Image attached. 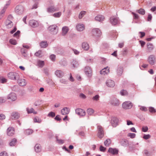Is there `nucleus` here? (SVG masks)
Returning a JSON list of instances; mask_svg holds the SVG:
<instances>
[{
	"label": "nucleus",
	"instance_id": "4468645a",
	"mask_svg": "<svg viewBox=\"0 0 156 156\" xmlns=\"http://www.w3.org/2000/svg\"><path fill=\"white\" fill-rule=\"evenodd\" d=\"M76 112L77 114L80 116H84L86 114V112L85 111L81 109H77L76 110Z\"/></svg>",
	"mask_w": 156,
	"mask_h": 156
},
{
	"label": "nucleus",
	"instance_id": "5fc2aeb1",
	"mask_svg": "<svg viewBox=\"0 0 156 156\" xmlns=\"http://www.w3.org/2000/svg\"><path fill=\"white\" fill-rule=\"evenodd\" d=\"M149 110V112L152 113H154L156 112V110L154 108L152 107H150Z\"/></svg>",
	"mask_w": 156,
	"mask_h": 156
},
{
	"label": "nucleus",
	"instance_id": "4c0bfd02",
	"mask_svg": "<svg viewBox=\"0 0 156 156\" xmlns=\"http://www.w3.org/2000/svg\"><path fill=\"white\" fill-rule=\"evenodd\" d=\"M111 140L109 139H108L105 141L104 144L105 146H108L111 144Z\"/></svg>",
	"mask_w": 156,
	"mask_h": 156
},
{
	"label": "nucleus",
	"instance_id": "f03ea898",
	"mask_svg": "<svg viewBox=\"0 0 156 156\" xmlns=\"http://www.w3.org/2000/svg\"><path fill=\"white\" fill-rule=\"evenodd\" d=\"M97 128L98 130V137L101 138L104 136L103 129L102 127L100 125H97Z\"/></svg>",
	"mask_w": 156,
	"mask_h": 156
},
{
	"label": "nucleus",
	"instance_id": "f3484780",
	"mask_svg": "<svg viewBox=\"0 0 156 156\" xmlns=\"http://www.w3.org/2000/svg\"><path fill=\"white\" fill-rule=\"evenodd\" d=\"M109 153L113 154L115 155L118 154V150L115 148H110L108 151Z\"/></svg>",
	"mask_w": 156,
	"mask_h": 156
},
{
	"label": "nucleus",
	"instance_id": "6e6d98bb",
	"mask_svg": "<svg viewBox=\"0 0 156 156\" xmlns=\"http://www.w3.org/2000/svg\"><path fill=\"white\" fill-rule=\"evenodd\" d=\"M99 96L98 95H96L93 98V99L94 101H98L99 100Z\"/></svg>",
	"mask_w": 156,
	"mask_h": 156
},
{
	"label": "nucleus",
	"instance_id": "49530a36",
	"mask_svg": "<svg viewBox=\"0 0 156 156\" xmlns=\"http://www.w3.org/2000/svg\"><path fill=\"white\" fill-rule=\"evenodd\" d=\"M9 42L11 44L13 45H16L17 44V42L16 40L13 39H11L10 40Z\"/></svg>",
	"mask_w": 156,
	"mask_h": 156
},
{
	"label": "nucleus",
	"instance_id": "c756f323",
	"mask_svg": "<svg viewBox=\"0 0 156 156\" xmlns=\"http://www.w3.org/2000/svg\"><path fill=\"white\" fill-rule=\"evenodd\" d=\"M35 150L37 152H38L41 151V146L39 144H36L35 147Z\"/></svg>",
	"mask_w": 156,
	"mask_h": 156
},
{
	"label": "nucleus",
	"instance_id": "a211bd4d",
	"mask_svg": "<svg viewBox=\"0 0 156 156\" xmlns=\"http://www.w3.org/2000/svg\"><path fill=\"white\" fill-rule=\"evenodd\" d=\"M69 111V109L68 108L65 107L61 110V113L62 115H66L68 114Z\"/></svg>",
	"mask_w": 156,
	"mask_h": 156
},
{
	"label": "nucleus",
	"instance_id": "dca6fc26",
	"mask_svg": "<svg viewBox=\"0 0 156 156\" xmlns=\"http://www.w3.org/2000/svg\"><path fill=\"white\" fill-rule=\"evenodd\" d=\"M106 84L108 87H113L115 86V83L113 80H108L106 82Z\"/></svg>",
	"mask_w": 156,
	"mask_h": 156
},
{
	"label": "nucleus",
	"instance_id": "9b49d317",
	"mask_svg": "<svg viewBox=\"0 0 156 156\" xmlns=\"http://www.w3.org/2000/svg\"><path fill=\"white\" fill-rule=\"evenodd\" d=\"M7 134L9 136H12L14 134L15 130L14 128L9 127L7 129Z\"/></svg>",
	"mask_w": 156,
	"mask_h": 156
},
{
	"label": "nucleus",
	"instance_id": "cd10ccee",
	"mask_svg": "<svg viewBox=\"0 0 156 156\" xmlns=\"http://www.w3.org/2000/svg\"><path fill=\"white\" fill-rule=\"evenodd\" d=\"M55 75L58 77H62L63 75V72L60 70H57L55 72Z\"/></svg>",
	"mask_w": 156,
	"mask_h": 156
},
{
	"label": "nucleus",
	"instance_id": "a18cd8bd",
	"mask_svg": "<svg viewBox=\"0 0 156 156\" xmlns=\"http://www.w3.org/2000/svg\"><path fill=\"white\" fill-rule=\"evenodd\" d=\"M56 138L57 143L59 144H62L64 143V140L61 139H58L57 136H56Z\"/></svg>",
	"mask_w": 156,
	"mask_h": 156
},
{
	"label": "nucleus",
	"instance_id": "393cba45",
	"mask_svg": "<svg viewBox=\"0 0 156 156\" xmlns=\"http://www.w3.org/2000/svg\"><path fill=\"white\" fill-rule=\"evenodd\" d=\"M104 18L103 16L101 15H98L95 18V20L99 21H102L103 20Z\"/></svg>",
	"mask_w": 156,
	"mask_h": 156
},
{
	"label": "nucleus",
	"instance_id": "a19ab883",
	"mask_svg": "<svg viewBox=\"0 0 156 156\" xmlns=\"http://www.w3.org/2000/svg\"><path fill=\"white\" fill-rule=\"evenodd\" d=\"M20 31L19 30H18L13 34V36L16 37L17 38H19L20 36Z\"/></svg>",
	"mask_w": 156,
	"mask_h": 156
},
{
	"label": "nucleus",
	"instance_id": "39448f33",
	"mask_svg": "<svg viewBox=\"0 0 156 156\" xmlns=\"http://www.w3.org/2000/svg\"><path fill=\"white\" fill-rule=\"evenodd\" d=\"M122 106L124 109H128L131 108L132 107L133 105L129 101H126L123 103Z\"/></svg>",
	"mask_w": 156,
	"mask_h": 156
},
{
	"label": "nucleus",
	"instance_id": "69168bd1",
	"mask_svg": "<svg viewBox=\"0 0 156 156\" xmlns=\"http://www.w3.org/2000/svg\"><path fill=\"white\" fill-rule=\"evenodd\" d=\"M132 14L134 18L135 19H138L139 18V16L138 15L134 12H132Z\"/></svg>",
	"mask_w": 156,
	"mask_h": 156
},
{
	"label": "nucleus",
	"instance_id": "ddd939ff",
	"mask_svg": "<svg viewBox=\"0 0 156 156\" xmlns=\"http://www.w3.org/2000/svg\"><path fill=\"white\" fill-rule=\"evenodd\" d=\"M29 24L31 27H37L39 25L38 22L35 20H31L30 21Z\"/></svg>",
	"mask_w": 156,
	"mask_h": 156
},
{
	"label": "nucleus",
	"instance_id": "6e6552de",
	"mask_svg": "<svg viewBox=\"0 0 156 156\" xmlns=\"http://www.w3.org/2000/svg\"><path fill=\"white\" fill-rule=\"evenodd\" d=\"M7 99H10L12 101H14L17 99L16 95L14 93H11L8 96Z\"/></svg>",
	"mask_w": 156,
	"mask_h": 156
},
{
	"label": "nucleus",
	"instance_id": "412c9836",
	"mask_svg": "<svg viewBox=\"0 0 156 156\" xmlns=\"http://www.w3.org/2000/svg\"><path fill=\"white\" fill-rule=\"evenodd\" d=\"M76 28L78 31H81L85 29V27L83 24H79L77 25Z\"/></svg>",
	"mask_w": 156,
	"mask_h": 156
},
{
	"label": "nucleus",
	"instance_id": "ea45409f",
	"mask_svg": "<svg viewBox=\"0 0 156 156\" xmlns=\"http://www.w3.org/2000/svg\"><path fill=\"white\" fill-rule=\"evenodd\" d=\"M72 67L73 68L77 67L78 65L77 62L76 60H73L72 62Z\"/></svg>",
	"mask_w": 156,
	"mask_h": 156
},
{
	"label": "nucleus",
	"instance_id": "5701e85b",
	"mask_svg": "<svg viewBox=\"0 0 156 156\" xmlns=\"http://www.w3.org/2000/svg\"><path fill=\"white\" fill-rule=\"evenodd\" d=\"M69 31V28L67 27H64L62 28V34L63 35H66Z\"/></svg>",
	"mask_w": 156,
	"mask_h": 156
},
{
	"label": "nucleus",
	"instance_id": "0e129e2a",
	"mask_svg": "<svg viewBox=\"0 0 156 156\" xmlns=\"http://www.w3.org/2000/svg\"><path fill=\"white\" fill-rule=\"evenodd\" d=\"M79 135L81 137H84L85 136V134L84 132H81L79 133Z\"/></svg>",
	"mask_w": 156,
	"mask_h": 156
},
{
	"label": "nucleus",
	"instance_id": "2eb2a0df",
	"mask_svg": "<svg viewBox=\"0 0 156 156\" xmlns=\"http://www.w3.org/2000/svg\"><path fill=\"white\" fill-rule=\"evenodd\" d=\"M85 73L88 76H91L92 75V70L89 67H87L85 68Z\"/></svg>",
	"mask_w": 156,
	"mask_h": 156
},
{
	"label": "nucleus",
	"instance_id": "13d9d810",
	"mask_svg": "<svg viewBox=\"0 0 156 156\" xmlns=\"http://www.w3.org/2000/svg\"><path fill=\"white\" fill-rule=\"evenodd\" d=\"M50 59L53 61H55V56L54 55H51L50 56Z\"/></svg>",
	"mask_w": 156,
	"mask_h": 156
},
{
	"label": "nucleus",
	"instance_id": "7c9ffc66",
	"mask_svg": "<svg viewBox=\"0 0 156 156\" xmlns=\"http://www.w3.org/2000/svg\"><path fill=\"white\" fill-rule=\"evenodd\" d=\"M10 1H8L7 3L5 5V6L4 8L2 10L1 12L2 14H3V13H4L6 9L7 8V7L10 5Z\"/></svg>",
	"mask_w": 156,
	"mask_h": 156
},
{
	"label": "nucleus",
	"instance_id": "338daca9",
	"mask_svg": "<svg viewBox=\"0 0 156 156\" xmlns=\"http://www.w3.org/2000/svg\"><path fill=\"white\" fill-rule=\"evenodd\" d=\"M139 33L140 34V38H142L145 35V33L144 32H140Z\"/></svg>",
	"mask_w": 156,
	"mask_h": 156
},
{
	"label": "nucleus",
	"instance_id": "680f3d73",
	"mask_svg": "<svg viewBox=\"0 0 156 156\" xmlns=\"http://www.w3.org/2000/svg\"><path fill=\"white\" fill-rule=\"evenodd\" d=\"M106 150V148L103 147L102 146H100V150L102 152H105V151Z\"/></svg>",
	"mask_w": 156,
	"mask_h": 156
},
{
	"label": "nucleus",
	"instance_id": "bb28decb",
	"mask_svg": "<svg viewBox=\"0 0 156 156\" xmlns=\"http://www.w3.org/2000/svg\"><path fill=\"white\" fill-rule=\"evenodd\" d=\"M111 103L112 105L114 106H117L119 104V101L116 98L114 99L112 101Z\"/></svg>",
	"mask_w": 156,
	"mask_h": 156
},
{
	"label": "nucleus",
	"instance_id": "864d4df0",
	"mask_svg": "<svg viewBox=\"0 0 156 156\" xmlns=\"http://www.w3.org/2000/svg\"><path fill=\"white\" fill-rule=\"evenodd\" d=\"M120 94L122 95H127L128 94V93L126 90H122L121 91Z\"/></svg>",
	"mask_w": 156,
	"mask_h": 156
},
{
	"label": "nucleus",
	"instance_id": "7ed1b4c3",
	"mask_svg": "<svg viewBox=\"0 0 156 156\" xmlns=\"http://www.w3.org/2000/svg\"><path fill=\"white\" fill-rule=\"evenodd\" d=\"M110 20L112 24L114 25H115L119 23L118 18L116 16L111 17Z\"/></svg>",
	"mask_w": 156,
	"mask_h": 156
},
{
	"label": "nucleus",
	"instance_id": "e2e57ef3",
	"mask_svg": "<svg viewBox=\"0 0 156 156\" xmlns=\"http://www.w3.org/2000/svg\"><path fill=\"white\" fill-rule=\"evenodd\" d=\"M48 115L49 116H51L52 117H53L55 116V114L54 112H51L49 113V114H48Z\"/></svg>",
	"mask_w": 156,
	"mask_h": 156
},
{
	"label": "nucleus",
	"instance_id": "1a4fd4ad",
	"mask_svg": "<svg viewBox=\"0 0 156 156\" xmlns=\"http://www.w3.org/2000/svg\"><path fill=\"white\" fill-rule=\"evenodd\" d=\"M18 84L21 86H25L27 84L26 80L24 79H19L17 81Z\"/></svg>",
	"mask_w": 156,
	"mask_h": 156
},
{
	"label": "nucleus",
	"instance_id": "0eeeda50",
	"mask_svg": "<svg viewBox=\"0 0 156 156\" xmlns=\"http://www.w3.org/2000/svg\"><path fill=\"white\" fill-rule=\"evenodd\" d=\"M57 26L55 25L50 26L48 28V30L53 34H56L58 31V29H56Z\"/></svg>",
	"mask_w": 156,
	"mask_h": 156
},
{
	"label": "nucleus",
	"instance_id": "4be33fe9",
	"mask_svg": "<svg viewBox=\"0 0 156 156\" xmlns=\"http://www.w3.org/2000/svg\"><path fill=\"white\" fill-rule=\"evenodd\" d=\"M82 48L85 50L87 51L89 48V46L88 43L86 42H83L82 43Z\"/></svg>",
	"mask_w": 156,
	"mask_h": 156
},
{
	"label": "nucleus",
	"instance_id": "c03bdc74",
	"mask_svg": "<svg viewBox=\"0 0 156 156\" xmlns=\"http://www.w3.org/2000/svg\"><path fill=\"white\" fill-rule=\"evenodd\" d=\"M61 12H59L54 14L53 16L55 17H59L61 16Z\"/></svg>",
	"mask_w": 156,
	"mask_h": 156
},
{
	"label": "nucleus",
	"instance_id": "de8ad7c7",
	"mask_svg": "<svg viewBox=\"0 0 156 156\" xmlns=\"http://www.w3.org/2000/svg\"><path fill=\"white\" fill-rule=\"evenodd\" d=\"M41 51H38L36 53H35V55L36 56L38 57H41Z\"/></svg>",
	"mask_w": 156,
	"mask_h": 156
},
{
	"label": "nucleus",
	"instance_id": "774afa93",
	"mask_svg": "<svg viewBox=\"0 0 156 156\" xmlns=\"http://www.w3.org/2000/svg\"><path fill=\"white\" fill-rule=\"evenodd\" d=\"M5 118V116L3 114H0V119L3 120Z\"/></svg>",
	"mask_w": 156,
	"mask_h": 156
},
{
	"label": "nucleus",
	"instance_id": "603ef678",
	"mask_svg": "<svg viewBox=\"0 0 156 156\" xmlns=\"http://www.w3.org/2000/svg\"><path fill=\"white\" fill-rule=\"evenodd\" d=\"M151 137V136L149 134H144L143 138L145 140H147Z\"/></svg>",
	"mask_w": 156,
	"mask_h": 156
},
{
	"label": "nucleus",
	"instance_id": "e433bc0d",
	"mask_svg": "<svg viewBox=\"0 0 156 156\" xmlns=\"http://www.w3.org/2000/svg\"><path fill=\"white\" fill-rule=\"evenodd\" d=\"M37 64L39 67H42L44 65V61L38 60L37 61Z\"/></svg>",
	"mask_w": 156,
	"mask_h": 156
},
{
	"label": "nucleus",
	"instance_id": "b1692460",
	"mask_svg": "<svg viewBox=\"0 0 156 156\" xmlns=\"http://www.w3.org/2000/svg\"><path fill=\"white\" fill-rule=\"evenodd\" d=\"M17 140L14 138L9 143V145L11 146H14L16 144Z\"/></svg>",
	"mask_w": 156,
	"mask_h": 156
},
{
	"label": "nucleus",
	"instance_id": "a878e982",
	"mask_svg": "<svg viewBox=\"0 0 156 156\" xmlns=\"http://www.w3.org/2000/svg\"><path fill=\"white\" fill-rule=\"evenodd\" d=\"M6 24L7 27L9 28H11L13 26V23L12 22L9 20L7 21Z\"/></svg>",
	"mask_w": 156,
	"mask_h": 156
},
{
	"label": "nucleus",
	"instance_id": "f257e3e1",
	"mask_svg": "<svg viewBox=\"0 0 156 156\" xmlns=\"http://www.w3.org/2000/svg\"><path fill=\"white\" fill-rule=\"evenodd\" d=\"M8 77L10 79L12 80H16L19 77V74L16 73L10 72L8 73Z\"/></svg>",
	"mask_w": 156,
	"mask_h": 156
},
{
	"label": "nucleus",
	"instance_id": "052dcab7",
	"mask_svg": "<svg viewBox=\"0 0 156 156\" xmlns=\"http://www.w3.org/2000/svg\"><path fill=\"white\" fill-rule=\"evenodd\" d=\"M0 156H8L6 152L5 151L2 152L0 154Z\"/></svg>",
	"mask_w": 156,
	"mask_h": 156
},
{
	"label": "nucleus",
	"instance_id": "58836bf2",
	"mask_svg": "<svg viewBox=\"0 0 156 156\" xmlns=\"http://www.w3.org/2000/svg\"><path fill=\"white\" fill-rule=\"evenodd\" d=\"M123 72V69L122 67H119L117 69V73L118 75H121Z\"/></svg>",
	"mask_w": 156,
	"mask_h": 156
},
{
	"label": "nucleus",
	"instance_id": "2f4dec72",
	"mask_svg": "<svg viewBox=\"0 0 156 156\" xmlns=\"http://www.w3.org/2000/svg\"><path fill=\"white\" fill-rule=\"evenodd\" d=\"M27 111L28 113H33L34 114H36L37 113V112L34 111V109L33 108H31L30 109L27 108Z\"/></svg>",
	"mask_w": 156,
	"mask_h": 156
},
{
	"label": "nucleus",
	"instance_id": "aec40b11",
	"mask_svg": "<svg viewBox=\"0 0 156 156\" xmlns=\"http://www.w3.org/2000/svg\"><path fill=\"white\" fill-rule=\"evenodd\" d=\"M109 72V68L108 67L103 69L100 71V73L105 75L108 74Z\"/></svg>",
	"mask_w": 156,
	"mask_h": 156
},
{
	"label": "nucleus",
	"instance_id": "20e7f679",
	"mask_svg": "<svg viewBox=\"0 0 156 156\" xmlns=\"http://www.w3.org/2000/svg\"><path fill=\"white\" fill-rule=\"evenodd\" d=\"M101 32L99 29H93L91 32V34L95 36H99L101 35Z\"/></svg>",
	"mask_w": 156,
	"mask_h": 156
},
{
	"label": "nucleus",
	"instance_id": "c85d7f7f",
	"mask_svg": "<svg viewBox=\"0 0 156 156\" xmlns=\"http://www.w3.org/2000/svg\"><path fill=\"white\" fill-rule=\"evenodd\" d=\"M12 119H16L19 117V115L18 113L13 112L12 115Z\"/></svg>",
	"mask_w": 156,
	"mask_h": 156
},
{
	"label": "nucleus",
	"instance_id": "37998d69",
	"mask_svg": "<svg viewBox=\"0 0 156 156\" xmlns=\"http://www.w3.org/2000/svg\"><path fill=\"white\" fill-rule=\"evenodd\" d=\"M32 133L33 130L30 129H27L25 131V133L27 135L30 134H32Z\"/></svg>",
	"mask_w": 156,
	"mask_h": 156
},
{
	"label": "nucleus",
	"instance_id": "473e14b6",
	"mask_svg": "<svg viewBox=\"0 0 156 156\" xmlns=\"http://www.w3.org/2000/svg\"><path fill=\"white\" fill-rule=\"evenodd\" d=\"M42 103V101L40 100H37L34 102V104L35 106H39Z\"/></svg>",
	"mask_w": 156,
	"mask_h": 156
},
{
	"label": "nucleus",
	"instance_id": "79ce46f5",
	"mask_svg": "<svg viewBox=\"0 0 156 156\" xmlns=\"http://www.w3.org/2000/svg\"><path fill=\"white\" fill-rule=\"evenodd\" d=\"M7 81V79L3 77H0V82L2 83H5Z\"/></svg>",
	"mask_w": 156,
	"mask_h": 156
},
{
	"label": "nucleus",
	"instance_id": "6ab92c4d",
	"mask_svg": "<svg viewBox=\"0 0 156 156\" xmlns=\"http://www.w3.org/2000/svg\"><path fill=\"white\" fill-rule=\"evenodd\" d=\"M119 120L117 118L113 117L111 120V123L114 126H116L118 124Z\"/></svg>",
	"mask_w": 156,
	"mask_h": 156
},
{
	"label": "nucleus",
	"instance_id": "4d7b16f0",
	"mask_svg": "<svg viewBox=\"0 0 156 156\" xmlns=\"http://www.w3.org/2000/svg\"><path fill=\"white\" fill-rule=\"evenodd\" d=\"M142 131L145 132L147 131L148 130V128L147 126H143L142 128Z\"/></svg>",
	"mask_w": 156,
	"mask_h": 156
},
{
	"label": "nucleus",
	"instance_id": "3c124183",
	"mask_svg": "<svg viewBox=\"0 0 156 156\" xmlns=\"http://www.w3.org/2000/svg\"><path fill=\"white\" fill-rule=\"evenodd\" d=\"M127 136L131 138H133L135 137L136 134L133 133H129L128 134Z\"/></svg>",
	"mask_w": 156,
	"mask_h": 156
},
{
	"label": "nucleus",
	"instance_id": "c9c22d12",
	"mask_svg": "<svg viewBox=\"0 0 156 156\" xmlns=\"http://www.w3.org/2000/svg\"><path fill=\"white\" fill-rule=\"evenodd\" d=\"M136 12L142 15H144L145 13V11L143 9H140L139 10H137Z\"/></svg>",
	"mask_w": 156,
	"mask_h": 156
},
{
	"label": "nucleus",
	"instance_id": "9d476101",
	"mask_svg": "<svg viewBox=\"0 0 156 156\" xmlns=\"http://www.w3.org/2000/svg\"><path fill=\"white\" fill-rule=\"evenodd\" d=\"M155 58L153 55H150L148 59V62L151 65H153L155 62Z\"/></svg>",
	"mask_w": 156,
	"mask_h": 156
},
{
	"label": "nucleus",
	"instance_id": "f704fd0d",
	"mask_svg": "<svg viewBox=\"0 0 156 156\" xmlns=\"http://www.w3.org/2000/svg\"><path fill=\"white\" fill-rule=\"evenodd\" d=\"M87 112L89 115H91L94 114V111L93 109L92 108H89L87 109Z\"/></svg>",
	"mask_w": 156,
	"mask_h": 156
},
{
	"label": "nucleus",
	"instance_id": "423d86ee",
	"mask_svg": "<svg viewBox=\"0 0 156 156\" xmlns=\"http://www.w3.org/2000/svg\"><path fill=\"white\" fill-rule=\"evenodd\" d=\"M24 10V8L21 5L17 6L15 8V11L19 14L23 13Z\"/></svg>",
	"mask_w": 156,
	"mask_h": 156
},
{
	"label": "nucleus",
	"instance_id": "8fccbe9b",
	"mask_svg": "<svg viewBox=\"0 0 156 156\" xmlns=\"http://www.w3.org/2000/svg\"><path fill=\"white\" fill-rule=\"evenodd\" d=\"M140 107V110L146 112L147 111V109L145 107L143 106H139Z\"/></svg>",
	"mask_w": 156,
	"mask_h": 156
},
{
	"label": "nucleus",
	"instance_id": "09e8293b",
	"mask_svg": "<svg viewBox=\"0 0 156 156\" xmlns=\"http://www.w3.org/2000/svg\"><path fill=\"white\" fill-rule=\"evenodd\" d=\"M86 12L84 11H81L79 15V18L80 19L82 18L83 16L85 14Z\"/></svg>",
	"mask_w": 156,
	"mask_h": 156
},
{
	"label": "nucleus",
	"instance_id": "f8f14e48",
	"mask_svg": "<svg viewBox=\"0 0 156 156\" xmlns=\"http://www.w3.org/2000/svg\"><path fill=\"white\" fill-rule=\"evenodd\" d=\"M58 10V8L52 6H51L47 9V11L50 13H53Z\"/></svg>",
	"mask_w": 156,
	"mask_h": 156
},
{
	"label": "nucleus",
	"instance_id": "72a5a7b5",
	"mask_svg": "<svg viewBox=\"0 0 156 156\" xmlns=\"http://www.w3.org/2000/svg\"><path fill=\"white\" fill-rule=\"evenodd\" d=\"M40 46L41 48H45L48 46L47 42L42 41L40 43Z\"/></svg>",
	"mask_w": 156,
	"mask_h": 156
},
{
	"label": "nucleus",
	"instance_id": "bf43d9fd",
	"mask_svg": "<svg viewBox=\"0 0 156 156\" xmlns=\"http://www.w3.org/2000/svg\"><path fill=\"white\" fill-rule=\"evenodd\" d=\"M147 47L149 49H152L153 48V45L150 43H148L147 44Z\"/></svg>",
	"mask_w": 156,
	"mask_h": 156
}]
</instances>
